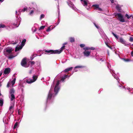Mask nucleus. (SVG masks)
I'll use <instances>...</instances> for the list:
<instances>
[{"mask_svg": "<svg viewBox=\"0 0 133 133\" xmlns=\"http://www.w3.org/2000/svg\"><path fill=\"white\" fill-rule=\"evenodd\" d=\"M115 16L118 17V19L120 22H125L124 19L123 17V16L120 13H115Z\"/></svg>", "mask_w": 133, "mask_h": 133, "instance_id": "obj_1", "label": "nucleus"}, {"mask_svg": "<svg viewBox=\"0 0 133 133\" xmlns=\"http://www.w3.org/2000/svg\"><path fill=\"white\" fill-rule=\"evenodd\" d=\"M21 64L22 66L25 67H28V66L27 65L26 58H24L22 59L21 62Z\"/></svg>", "mask_w": 133, "mask_h": 133, "instance_id": "obj_2", "label": "nucleus"}, {"mask_svg": "<svg viewBox=\"0 0 133 133\" xmlns=\"http://www.w3.org/2000/svg\"><path fill=\"white\" fill-rule=\"evenodd\" d=\"M59 81H57L55 87L54 88V92L55 93V94H56L58 92L59 88L58 87V85L59 84Z\"/></svg>", "mask_w": 133, "mask_h": 133, "instance_id": "obj_3", "label": "nucleus"}, {"mask_svg": "<svg viewBox=\"0 0 133 133\" xmlns=\"http://www.w3.org/2000/svg\"><path fill=\"white\" fill-rule=\"evenodd\" d=\"M45 52L50 54H57V51L56 50H45Z\"/></svg>", "mask_w": 133, "mask_h": 133, "instance_id": "obj_4", "label": "nucleus"}, {"mask_svg": "<svg viewBox=\"0 0 133 133\" xmlns=\"http://www.w3.org/2000/svg\"><path fill=\"white\" fill-rule=\"evenodd\" d=\"M6 52L8 54H11L12 53V51L13 50L12 48H6L5 49Z\"/></svg>", "mask_w": 133, "mask_h": 133, "instance_id": "obj_5", "label": "nucleus"}, {"mask_svg": "<svg viewBox=\"0 0 133 133\" xmlns=\"http://www.w3.org/2000/svg\"><path fill=\"white\" fill-rule=\"evenodd\" d=\"M91 52V51L84 50V51L83 52V54L85 56L88 57L90 55Z\"/></svg>", "mask_w": 133, "mask_h": 133, "instance_id": "obj_6", "label": "nucleus"}, {"mask_svg": "<svg viewBox=\"0 0 133 133\" xmlns=\"http://www.w3.org/2000/svg\"><path fill=\"white\" fill-rule=\"evenodd\" d=\"M10 69L9 68H7L5 69L4 73L5 74H8L10 73Z\"/></svg>", "mask_w": 133, "mask_h": 133, "instance_id": "obj_7", "label": "nucleus"}, {"mask_svg": "<svg viewBox=\"0 0 133 133\" xmlns=\"http://www.w3.org/2000/svg\"><path fill=\"white\" fill-rule=\"evenodd\" d=\"M65 46L64 45L61 48V50H56V51H57V54H59L61 53L62 52L63 50L65 49Z\"/></svg>", "mask_w": 133, "mask_h": 133, "instance_id": "obj_8", "label": "nucleus"}, {"mask_svg": "<svg viewBox=\"0 0 133 133\" xmlns=\"http://www.w3.org/2000/svg\"><path fill=\"white\" fill-rule=\"evenodd\" d=\"M52 93L50 91H49V93H48V97H47V99H50L52 97Z\"/></svg>", "mask_w": 133, "mask_h": 133, "instance_id": "obj_9", "label": "nucleus"}, {"mask_svg": "<svg viewBox=\"0 0 133 133\" xmlns=\"http://www.w3.org/2000/svg\"><path fill=\"white\" fill-rule=\"evenodd\" d=\"M22 46H17L15 48V52L21 49L22 48Z\"/></svg>", "mask_w": 133, "mask_h": 133, "instance_id": "obj_10", "label": "nucleus"}, {"mask_svg": "<svg viewBox=\"0 0 133 133\" xmlns=\"http://www.w3.org/2000/svg\"><path fill=\"white\" fill-rule=\"evenodd\" d=\"M72 68V67H70L69 68H67L65 69L64 71L65 72H67L69 71H70L71 70Z\"/></svg>", "mask_w": 133, "mask_h": 133, "instance_id": "obj_11", "label": "nucleus"}, {"mask_svg": "<svg viewBox=\"0 0 133 133\" xmlns=\"http://www.w3.org/2000/svg\"><path fill=\"white\" fill-rule=\"evenodd\" d=\"M5 56L6 57H7L9 59H11L15 57V56H14L12 55H11L9 56H8V55H7L6 54V55L5 54Z\"/></svg>", "mask_w": 133, "mask_h": 133, "instance_id": "obj_12", "label": "nucleus"}, {"mask_svg": "<svg viewBox=\"0 0 133 133\" xmlns=\"http://www.w3.org/2000/svg\"><path fill=\"white\" fill-rule=\"evenodd\" d=\"M38 78V76L37 75H33L32 77V78L33 79V80H32L33 81H34V82H35L37 79Z\"/></svg>", "mask_w": 133, "mask_h": 133, "instance_id": "obj_13", "label": "nucleus"}, {"mask_svg": "<svg viewBox=\"0 0 133 133\" xmlns=\"http://www.w3.org/2000/svg\"><path fill=\"white\" fill-rule=\"evenodd\" d=\"M15 91L13 88L10 89V93L11 94H14L15 93Z\"/></svg>", "mask_w": 133, "mask_h": 133, "instance_id": "obj_14", "label": "nucleus"}, {"mask_svg": "<svg viewBox=\"0 0 133 133\" xmlns=\"http://www.w3.org/2000/svg\"><path fill=\"white\" fill-rule=\"evenodd\" d=\"M68 76V75H65L64 77H62L61 79V81H62V82L64 81V80Z\"/></svg>", "mask_w": 133, "mask_h": 133, "instance_id": "obj_15", "label": "nucleus"}, {"mask_svg": "<svg viewBox=\"0 0 133 133\" xmlns=\"http://www.w3.org/2000/svg\"><path fill=\"white\" fill-rule=\"evenodd\" d=\"M13 107L14 106L12 105L11 106L9 107V110L10 112H11L12 113L14 111V110L13 109Z\"/></svg>", "mask_w": 133, "mask_h": 133, "instance_id": "obj_16", "label": "nucleus"}, {"mask_svg": "<svg viewBox=\"0 0 133 133\" xmlns=\"http://www.w3.org/2000/svg\"><path fill=\"white\" fill-rule=\"evenodd\" d=\"M116 8L118 12H120L121 11V8L119 5H117L116 6Z\"/></svg>", "mask_w": 133, "mask_h": 133, "instance_id": "obj_17", "label": "nucleus"}, {"mask_svg": "<svg viewBox=\"0 0 133 133\" xmlns=\"http://www.w3.org/2000/svg\"><path fill=\"white\" fill-rule=\"evenodd\" d=\"M69 39L71 42L72 43L75 42V39L74 37H70L69 38Z\"/></svg>", "mask_w": 133, "mask_h": 133, "instance_id": "obj_18", "label": "nucleus"}, {"mask_svg": "<svg viewBox=\"0 0 133 133\" xmlns=\"http://www.w3.org/2000/svg\"><path fill=\"white\" fill-rule=\"evenodd\" d=\"M92 7H94V9L97 10V9L98 8L99 6V5L97 4H95L92 5Z\"/></svg>", "mask_w": 133, "mask_h": 133, "instance_id": "obj_19", "label": "nucleus"}, {"mask_svg": "<svg viewBox=\"0 0 133 133\" xmlns=\"http://www.w3.org/2000/svg\"><path fill=\"white\" fill-rule=\"evenodd\" d=\"M26 41V40L25 39H24L22 40L21 43L22 46H23L24 45Z\"/></svg>", "mask_w": 133, "mask_h": 133, "instance_id": "obj_20", "label": "nucleus"}, {"mask_svg": "<svg viewBox=\"0 0 133 133\" xmlns=\"http://www.w3.org/2000/svg\"><path fill=\"white\" fill-rule=\"evenodd\" d=\"M12 85H11V83L10 82H9L7 84L6 87L7 88H8L9 87H12Z\"/></svg>", "mask_w": 133, "mask_h": 133, "instance_id": "obj_21", "label": "nucleus"}, {"mask_svg": "<svg viewBox=\"0 0 133 133\" xmlns=\"http://www.w3.org/2000/svg\"><path fill=\"white\" fill-rule=\"evenodd\" d=\"M119 41L120 42L122 43L123 44H124L125 43V42L123 39L122 38H120L119 39Z\"/></svg>", "mask_w": 133, "mask_h": 133, "instance_id": "obj_22", "label": "nucleus"}, {"mask_svg": "<svg viewBox=\"0 0 133 133\" xmlns=\"http://www.w3.org/2000/svg\"><path fill=\"white\" fill-rule=\"evenodd\" d=\"M15 98V96L14 94H11V100L12 101Z\"/></svg>", "mask_w": 133, "mask_h": 133, "instance_id": "obj_23", "label": "nucleus"}, {"mask_svg": "<svg viewBox=\"0 0 133 133\" xmlns=\"http://www.w3.org/2000/svg\"><path fill=\"white\" fill-rule=\"evenodd\" d=\"M26 82L27 83L30 84L34 82V81H33L32 80H27L26 81Z\"/></svg>", "mask_w": 133, "mask_h": 133, "instance_id": "obj_24", "label": "nucleus"}, {"mask_svg": "<svg viewBox=\"0 0 133 133\" xmlns=\"http://www.w3.org/2000/svg\"><path fill=\"white\" fill-rule=\"evenodd\" d=\"M83 49L84 50L87 51V50H90V47H85L84 48H83Z\"/></svg>", "mask_w": 133, "mask_h": 133, "instance_id": "obj_25", "label": "nucleus"}, {"mask_svg": "<svg viewBox=\"0 0 133 133\" xmlns=\"http://www.w3.org/2000/svg\"><path fill=\"white\" fill-rule=\"evenodd\" d=\"M84 67L83 66H77L75 67V69L77 68H84Z\"/></svg>", "mask_w": 133, "mask_h": 133, "instance_id": "obj_26", "label": "nucleus"}, {"mask_svg": "<svg viewBox=\"0 0 133 133\" xmlns=\"http://www.w3.org/2000/svg\"><path fill=\"white\" fill-rule=\"evenodd\" d=\"M125 17H127L128 19H129L130 17H131L132 15H131L130 16H129L128 14H126L125 15Z\"/></svg>", "mask_w": 133, "mask_h": 133, "instance_id": "obj_27", "label": "nucleus"}, {"mask_svg": "<svg viewBox=\"0 0 133 133\" xmlns=\"http://www.w3.org/2000/svg\"><path fill=\"white\" fill-rule=\"evenodd\" d=\"M6 27L3 24H0V28H4Z\"/></svg>", "mask_w": 133, "mask_h": 133, "instance_id": "obj_28", "label": "nucleus"}, {"mask_svg": "<svg viewBox=\"0 0 133 133\" xmlns=\"http://www.w3.org/2000/svg\"><path fill=\"white\" fill-rule=\"evenodd\" d=\"M83 2H84V4H83L84 6H87V5L88 3L86 1L84 0L83 1Z\"/></svg>", "mask_w": 133, "mask_h": 133, "instance_id": "obj_29", "label": "nucleus"}, {"mask_svg": "<svg viewBox=\"0 0 133 133\" xmlns=\"http://www.w3.org/2000/svg\"><path fill=\"white\" fill-rule=\"evenodd\" d=\"M45 26H42L40 27L39 29V30H42L44 29V28L45 27Z\"/></svg>", "mask_w": 133, "mask_h": 133, "instance_id": "obj_30", "label": "nucleus"}, {"mask_svg": "<svg viewBox=\"0 0 133 133\" xmlns=\"http://www.w3.org/2000/svg\"><path fill=\"white\" fill-rule=\"evenodd\" d=\"M45 17L44 15V14H42L40 16V19H41L42 18H43Z\"/></svg>", "mask_w": 133, "mask_h": 133, "instance_id": "obj_31", "label": "nucleus"}, {"mask_svg": "<svg viewBox=\"0 0 133 133\" xmlns=\"http://www.w3.org/2000/svg\"><path fill=\"white\" fill-rule=\"evenodd\" d=\"M18 125V123L17 122H16L15 124L14 127V129H15L17 127V126Z\"/></svg>", "mask_w": 133, "mask_h": 133, "instance_id": "obj_32", "label": "nucleus"}, {"mask_svg": "<svg viewBox=\"0 0 133 133\" xmlns=\"http://www.w3.org/2000/svg\"><path fill=\"white\" fill-rule=\"evenodd\" d=\"M123 59L124 61L126 62H128L130 61V60L129 59H125V58H123Z\"/></svg>", "mask_w": 133, "mask_h": 133, "instance_id": "obj_33", "label": "nucleus"}, {"mask_svg": "<svg viewBox=\"0 0 133 133\" xmlns=\"http://www.w3.org/2000/svg\"><path fill=\"white\" fill-rule=\"evenodd\" d=\"M29 63H30L31 64V66H32L33 65H34L35 63V62L34 61H30Z\"/></svg>", "mask_w": 133, "mask_h": 133, "instance_id": "obj_34", "label": "nucleus"}, {"mask_svg": "<svg viewBox=\"0 0 133 133\" xmlns=\"http://www.w3.org/2000/svg\"><path fill=\"white\" fill-rule=\"evenodd\" d=\"M112 34L117 39L118 38V37L116 35H115L114 33L112 32Z\"/></svg>", "mask_w": 133, "mask_h": 133, "instance_id": "obj_35", "label": "nucleus"}, {"mask_svg": "<svg viewBox=\"0 0 133 133\" xmlns=\"http://www.w3.org/2000/svg\"><path fill=\"white\" fill-rule=\"evenodd\" d=\"M129 41L130 42H132L133 41V37H130L129 39Z\"/></svg>", "mask_w": 133, "mask_h": 133, "instance_id": "obj_36", "label": "nucleus"}, {"mask_svg": "<svg viewBox=\"0 0 133 133\" xmlns=\"http://www.w3.org/2000/svg\"><path fill=\"white\" fill-rule=\"evenodd\" d=\"M80 46L81 48H82L85 47V45L84 44H81L80 45Z\"/></svg>", "mask_w": 133, "mask_h": 133, "instance_id": "obj_37", "label": "nucleus"}, {"mask_svg": "<svg viewBox=\"0 0 133 133\" xmlns=\"http://www.w3.org/2000/svg\"><path fill=\"white\" fill-rule=\"evenodd\" d=\"M27 9V8H24L23 10H22V12H25L26 10Z\"/></svg>", "mask_w": 133, "mask_h": 133, "instance_id": "obj_38", "label": "nucleus"}, {"mask_svg": "<svg viewBox=\"0 0 133 133\" xmlns=\"http://www.w3.org/2000/svg\"><path fill=\"white\" fill-rule=\"evenodd\" d=\"M15 82L14 81H13V80L11 81L10 82H11V84H12V86H13V85L15 84Z\"/></svg>", "mask_w": 133, "mask_h": 133, "instance_id": "obj_39", "label": "nucleus"}, {"mask_svg": "<svg viewBox=\"0 0 133 133\" xmlns=\"http://www.w3.org/2000/svg\"><path fill=\"white\" fill-rule=\"evenodd\" d=\"M97 10L100 11H102V9L100 8H99V6L98 8L97 9Z\"/></svg>", "mask_w": 133, "mask_h": 133, "instance_id": "obj_40", "label": "nucleus"}, {"mask_svg": "<svg viewBox=\"0 0 133 133\" xmlns=\"http://www.w3.org/2000/svg\"><path fill=\"white\" fill-rule=\"evenodd\" d=\"M21 110H20L19 109L18 110V114L19 115H21Z\"/></svg>", "mask_w": 133, "mask_h": 133, "instance_id": "obj_41", "label": "nucleus"}, {"mask_svg": "<svg viewBox=\"0 0 133 133\" xmlns=\"http://www.w3.org/2000/svg\"><path fill=\"white\" fill-rule=\"evenodd\" d=\"M94 25H95V26L96 27V28H97V29H99V27L95 23H94Z\"/></svg>", "mask_w": 133, "mask_h": 133, "instance_id": "obj_42", "label": "nucleus"}, {"mask_svg": "<svg viewBox=\"0 0 133 133\" xmlns=\"http://www.w3.org/2000/svg\"><path fill=\"white\" fill-rule=\"evenodd\" d=\"M95 48L93 47H90V50H95Z\"/></svg>", "mask_w": 133, "mask_h": 133, "instance_id": "obj_43", "label": "nucleus"}, {"mask_svg": "<svg viewBox=\"0 0 133 133\" xmlns=\"http://www.w3.org/2000/svg\"><path fill=\"white\" fill-rule=\"evenodd\" d=\"M34 12V11L33 10H31V11L30 13V15H31L32 14H33Z\"/></svg>", "mask_w": 133, "mask_h": 133, "instance_id": "obj_44", "label": "nucleus"}, {"mask_svg": "<svg viewBox=\"0 0 133 133\" xmlns=\"http://www.w3.org/2000/svg\"><path fill=\"white\" fill-rule=\"evenodd\" d=\"M50 29L49 27L47 29L46 31L47 32L50 31Z\"/></svg>", "mask_w": 133, "mask_h": 133, "instance_id": "obj_45", "label": "nucleus"}, {"mask_svg": "<svg viewBox=\"0 0 133 133\" xmlns=\"http://www.w3.org/2000/svg\"><path fill=\"white\" fill-rule=\"evenodd\" d=\"M105 44H106V45L107 46V47H108V48L110 46H109L108 44L107 43H106V42H105Z\"/></svg>", "mask_w": 133, "mask_h": 133, "instance_id": "obj_46", "label": "nucleus"}, {"mask_svg": "<svg viewBox=\"0 0 133 133\" xmlns=\"http://www.w3.org/2000/svg\"><path fill=\"white\" fill-rule=\"evenodd\" d=\"M60 20L59 19L58 20L57 22V25H58L59 23L60 22Z\"/></svg>", "mask_w": 133, "mask_h": 133, "instance_id": "obj_47", "label": "nucleus"}, {"mask_svg": "<svg viewBox=\"0 0 133 133\" xmlns=\"http://www.w3.org/2000/svg\"><path fill=\"white\" fill-rule=\"evenodd\" d=\"M131 55L132 56H133V51H132L131 52Z\"/></svg>", "mask_w": 133, "mask_h": 133, "instance_id": "obj_48", "label": "nucleus"}, {"mask_svg": "<svg viewBox=\"0 0 133 133\" xmlns=\"http://www.w3.org/2000/svg\"><path fill=\"white\" fill-rule=\"evenodd\" d=\"M110 1H111V2L112 3H114V0H111Z\"/></svg>", "mask_w": 133, "mask_h": 133, "instance_id": "obj_49", "label": "nucleus"}, {"mask_svg": "<svg viewBox=\"0 0 133 133\" xmlns=\"http://www.w3.org/2000/svg\"><path fill=\"white\" fill-rule=\"evenodd\" d=\"M16 80V78H14L13 81H14L15 82Z\"/></svg>", "mask_w": 133, "mask_h": 133, "instance_id": "obj_50", "label": "nucleus"}, {"mask_svg": "<svg viewBox=\"0 0 133 133\" xmlns=\"http://www.w3.org/2000/svg\"><path fill=\"white\" fill-rule=\"evenodd\" d=\"M67 44V43H65L63 44V45H65L66 44Z\"/></svg>", "mask_w": 133, "mask_h": 133, "instance_id": "obj_51", "label": "nucleus"}, {"mask_svg": "<svg viewBox=\"0 0 133 133\" xmlns=\"http://www.w3.org/2000/svg\"><path fill=\"white\" fill-rule=\"evenodd\" d=\"M109 48L111 49H112V48L110 46Z\"/></svg>", "mask_w": 133, "mask_h": 133, "instance_id": "obj_52", "label": "nucleus"}, {"mask_svg": "<svg viewBox=\"0 0 133 133\" xmlns=\"http://www.w3.org/2000/svg\"><path fill=\"white\" fill-rule=\"evenodd\" d=\"M70 4H71V5H72L73 4L72 3H71V2H70Z\"/></svg>", "mask_w": 133, "mask_h": 133, "instance_id": "obj_53", "label": "nucleus"}, {"mask_svg": "<svg viewBox=\"0 0 133 133\" xmlns=\"http://www.w3.org/2000/svg\"><path fill=\"white\" fill-rule=\"evenodd\" d=\"M31 72H32V71L31 70L29 72V73L30 74H31Z\"/></svg>", "mask_w": 133, "mask_h": 133, "instance_id": "obj_54", "label": "nucleus"}, {"mask_svg": "<svg viewBox=\"0 0 133 133\" xmlns=\"http://www.w3.org/2000/svg\"><path fill=\"white\" fill-rule=\"evenodd\" d=\"M2 72H1L0 74V77L1 76V75H2Z\"/></svg>", "mask_w": 133, "mask_h": 133, "instance_id": "obj_55", "label": "nucleus"}, {"mask_svg": "<svg viewBox=\"0 0 133 133\" xmlns=\"http://www.w3.org/2000/svg\"><path fill=\"white\" fill-rule=\"evenodd\" d=\"M3 1V0H0V2H2Z\"/></svg>", "mask_w": 133, "mask_h": 133, "instance_id": "obj_56", "label": "nucleus"}, {"mask_svg": "<svg viewBox=\"0 0 133 133\" xmlns=\"http://www.w3.org/2000/svg\"><path fill=\"white\" fill-rule=\"evenodd\" d=\"M108 55H109V52H108Z\"/></svg>", "mask_w": 133, "mask_h": 133, "instance_id": "obj_57", "label": "nucleus"}, {"mask_svg": "<svg viewBox=\"0 0 133 133\" xmlns=\"http://www.w3.org/2000/svg\"><path fill=\"white\" fill-rule=\"evenodd\" d=\"M2 95L1 94V93L0 92V96H1Z\"/></svg>", "mask_w": 133, "mask_h": 133, "instance_id": "obj_58", "label": "nucleus"}, {"mask_svg": "<svg viewBox=\"0 0 133 133\" xmlns=\"http://www.w3.org/2000/svg\"><path fill=\"white\" fill-rule=\"evenodd\" d=\"M131 17H132L133 18V16H132Z\"/></svg>", "mask_w": 133, "mask_h": 133, "instance_id": "obj_59", "label": "nucleus"}, {"mask_svg": "<svg viewBox=\"0 0 133 133\" xmlns=\"http://www.w3.org/2000/svg\"><path fill=\"white\" fill-rule=\"evenodd\" d=\"M83 0H81V1H83Z\"/></svg>", "mask_w": 133, "mask_h": 133, "instance_id": "obj_60", "label": "nucleus"}, {"mask_svg": "<svg viewBox=\"0 0 133 133\" xmlns=\"http://www.w3.org/2000/svg\"><path fill=\"white\" fill-rule=\"evenodd\" d=\"M68 5H69V3H68Z\"/></svg>", "mask_w": 133, "mask_h": 133, "instance_id": "obj_61", "label": "nucleus"}, {"mask_svg": "<svg viewBox=\"0 0 133 133\" xmlns=\"http://www.w3.org/2000/svg\"><path fill=\"white\" fill-rule=\"evenodd\" d=\"M132 46H133V44H132Z\"/></svg>", "mask_w": 133, "mask_h": 133, "instance_id": "obj_62", "label": "nucleus"}, {"mask_svg": "<svg viewBox=\"0 0 133 133\" xmlns=\"http://www.w3.org/2000/svg\"><path fill=\"white\" fill-rule=\"evenodd\" d=\"M0 86H1V85H0Z\"/></svg>", "mask_w": 133, "mask_h": 133, "instance_id": "obj_63", "label": "nucleus"}]
</instances>
